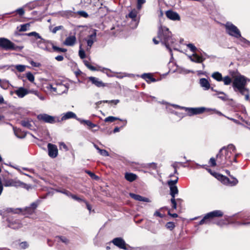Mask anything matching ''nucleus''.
Segmentation results:
<instances>
[{"instance_id":"nucleus-1","label":"nucleus","mask_w":250,"mask_h":250,"mask_svg":"<svg viewBox=\"0 0 250 250\" xmlns=\"http://www.w3.org/2000/svg\"><path fill=\"white\" fill-rule=\"evenodd\" d=\"M236 151L235 146L232 144L222 147L218 154L216 158L219 165L222 167L230 166L233 162H237L235 157H233V153Z\"/></svg>"},{"instance_id":"nucleus-2","label":"nucleus","mask_w":250,"mask_h":250,"mask_svg":"<svg viewBox=\"0 0 250 250\" xmlns=\"http://www.w3.org/2000/svg\"><path fill=\"white\" fill-rule=\"evenodd\" d=\"M248 82H250V79L239 74L233 77L232 84L234 91L244 96L246 101L250 99V90L246 87Z\"/></svg>"},{"instance_id":"nucleus-3","label":"nucleus","mask_w":250,"mask_h":250,"mask_svg":"<svg viewBox=\"0 0 250 250\" xmlns=\"http://www.w3.org/2000/svg\"><path fill=\"white\" fill-rule=\"evenodd\" d=\"M157 38L169 50L171 56H173L171 47H173L176 40L173 37L171 32L166 26L161 25L158 31Z\"/></svg>"},{"instance_id":"nucleus-4","label":"nucleus","mask_w":250,"mask_h":250,"mask_svg":"<svg viewBox=\"0 0 250 250\" xmlns=\"http://www.w3.org/2000/svg\"><path fill=\"white\" fill-rule=\"evenodd\" d=\"M40 203V200H37L35 202L31 204L29 207H27L24 208H17L16 209L11 208V211L14 213H21L23 215L28 216L32 215L35 212L36 209L37 208Z\"/></svg>"},{"instance_id":"nucleus-5","label":"nucleus","mask_w":250,"mask_h":250,"mask_svg":"<svg viewBox=\"0 0 250 250\" xmlns=\"http://www.w3.org/2000/svg\"><path fill=\"white\" fill-rule=\"evenodd\" d=\"M3 185L5 187H13L16 188L21 187L27 189L30 188V186L21 182L17 178H4L3 180Z\"/></svg>"},{"instance_id":"nucleus-6","label":"nucleus","mask_w":250,"mask_h":250,"mask_svg":"<svg viewBox=\"0 0 250 250\" xmlns=\"http://www.w3.org/2000/svg\"><path fill=\"white\" fill-rule=\"evenodd\" d=\"M223 215V212L220 210H215L208 213L205 215L203 218L199 222V225H202L204 224H209L212 219L216 217H222Z\"/></svg>"},{"instance_id":"nucleus-7","label":"nucleus","mask_w":250,"mask_h":250,"mask_svg":"<svg viewBox=\"0 0 250 250\" xmlns=\"http://www.w3.org/2000/svg\"><path fill=\"white\" fill-rule=\"evenodd\" d=\"M0 47L5 50H17L22 48L16 45L9 40L5 38H0Z\"/></svg>"},{"instance_id":"nucleus-8","label":"nucleus","mask_w":250,"mask_h":250,"mask_svg":"<svg viewBox=\"0 0 250 250\" xmlns=\"http://www.w3.org/2000/svg\"><path fill=\"white\" fill-rule=\"evenodd\" d=\"M227 33L230 36L236 38L241 37V33L238 28L230 22H227L225 25Z\"/></svg>"},{"instance_id":"nucleus-9","label":"nucleus","mask_w":250,"mask_h":250,"mask_svg":"<svg viewBox=\"0 0 250 250\" xmlns=\"http://www.w3.org/2000/svg\"><path fill=\"white\" fill-rule=\"evenodd\" d=\"M37 119L40 121L51 124L61 122L58 117L52 116L45 113L38 115Z\"/></svg>"},{"instance_id":"nucleus-10","label":"nucleus","mask_w":250,"mask_h":250,"mask_svg":"<svg viewBox=\"0 0 250 250\" xmlns=\"http://www.w3.org/2000/svg\"><path fill=\"white\" fill-rule=\"evenodd\" d=\"M185 110L187 112L189 116H193L194 115L200 114L203 113L205 111H215V109L211 108H206L204 107H186L185 108Z\"/></svg>"},{"instance_id":"nucleus-11","label":"nucleus","mask_w":250,"mask_h":250,"mask_svg":"<svg viewBox=\"0 0 250 250\" xmlns=\"http://www.w3.org/2000/svg\"><path fill=\"white\" fill-rule=\"evenodd\" d=\"M178 181V176L175 177L174 180H170L167 181V185L170 188V195L172 198H175L176 195L178 193V189L176 184Z\"/></svg>"},{"instance_id":"nucleus-12","label":"nucleus","mask_w":250,"mask_h":250,"mask_svg":"<svg viewBox=\"0 0 250 250\" xmlns=\"http://www.w3.org/2000/svg\"><path fill=\"white\" fill-rule=\"evenodd\" d=\"M48 155L52 158H56L58 154V149L55 145L49 143L47 145Z\"/></svg>"},{"instance_id":"nucleus-13","label":"nucleus","mask_w":250,"mask_h":250,"mask_svg":"<svg viewBox=\"0 0 250 250\" xmlns=\"http://www.w3.org/2000/svg\"><path fill=\"white\" fill-rule=\"evenodd\" d=\"M112 243L114 245L121 249L127 250L125 241L121 237H117L113 239Z\"/></svg>"},{"instance_id":"nucleus-14","label":"nucleus","mask_w":250,"mask_h":250,"mask_svg":"<svg viewBox=\"0 0 250 250\" xmlns=\"http://www.w3.org/2000/svg\"><path fill=\"white\" fill-rule=\"evenodd\" d=\"M30 92V91H29L23 87H18V89L15 91V93L20 98H23L25 95L29 94Z\"/></svg>"},{"instance_id":"nucleus-15","label":"nucleus","mask_w":250,"mask_h":250,"mask_svg":"<svg viewBox=\"0 0 250 250\" xmlns=\"http://www.w3.org/2000/svg\"><path fill=\"white\" fill-rule=\"evenodd\" d=\"M8 227L14 229H19L22 227V225L19 220H8Z\"/></svg>"},{"instance_id":"nucleus-16","label":"nucleus","mask_w":250,"mask_h":250,"mask_svg":"<svg viewBox=\"0 0 250 250\" xmlns=\"http://www.w3.org/2000/svg\"><path fill=\"white\" fill-rule=\"evenodd\" d=\"M76 42V36L75 35H73L66 37L63 43L66 46H72L75 44Z\"/></svg>"},{"instance_id":"nucleus-17","label":"nucleus","mask_w":250,"mask_h":250,"mask_svg":"<svg viewBox=\"0 0 250 250\" xmlns=\"http://www.w3.org/2000/svg\"><path fill=\"white\" fill-rule=\"evenodd\" d=\"M166 15L167 17L170 20L172 21H180V17L179 15L176 12L172 10H168L166 12Z\"/></svg>"},{"instance_id":"nucleus-18","label":"nucleus","mask_w":250,"mask_h":250,"mask_svg":"<svg viewBox=\"0 0 250 250\" xmlns=\"http://www.w3.org/2000/svg\"><path fill=\"white\" fill-rule=\"evenodd\" d=\"M199 84L204 90H208L210 88L208 81L206 78H201L199 80Z\"/></svg>"},{"instance_id":"nucleus-19","label":"nucleus","mask_w":250,"mask_h":250,"mask_svg":"<svg viewBox=\"0 0 250 250\" xmlns=\"http://www.w3.org/2000/svg\"><path fill=\"white\" fill-rule=\"evenodd\" d=\"M130 196L135 200L142 201L145 202H149L150 200L148 198L142 196L140 195L136 194L133 193H129Z\"/></svg>"},{"instance_id":"nucleus-20","label":"nucleus","mask_w":250,"mask_h":250,"mask_svg":"<svg viewBox=\"0 0 250 250\" xmlns=\"http://www.w3.org/2000/svg\"><path fill=\"white\" fill-rule=\"evenodd\" d=\"M96 30H94L93 33L88 36V39L86 40L87 45L90 48L93 45L96 39Z\"/></svg>"},{"instance_id":"nucleus-21","label":"nucleus","mask_w":250,"mask_h":250,"mask_svg":"<svg viewBox=\"0 0 250 250\" xmlns=\"http://www.w3.org/2000/svg\"><path fill=\"white\" fill-rule=\"evenodd\" d=\"M89 80L91 82V83L95 85L96 86L100 87H104L105 86L104 83H103L102 81H100L98 78L94 77H89Z\"/></svg>"},{"instance_id":"nucleus-22","label":"nucleus","mask_w":250,"mask_h":250,"mask_svg":"<svg viewBox=\"0 0 250 250\" xmlns=\"http://www.w3.org/2000/svg\"><path fill=\"white\" fill-rule=\"evenodd\" d=\"M74 118V119H78L77 118V116L75 113L72 111H68L65 113H64L61 118V121H64L67 119Z\"/></svg>"},{"instance_id":"nucleus-23","label":"nucleus","mask_w":250,"mask_h":250,"mask_svg":"<svg viewBox=\"0 0 250 250\" xmlns=\"http://www.w3.org/2000/svg\"><path fill=\"white\" fill-rule=\"evenodd\" d=\"M26 35L29 37L34 36L36 39H41V40L38 42V46H40V44L42 43L43 42H44V39H43L42 38V37L39 35V34L37 33L36 32L33 31L28 33H26Z\"/></svg>"},{"instance_id":"nucleus-24","label":"nucleus","mask_w":250,"mask_h":250,"mask_svg":"<svg viewBox=\"0 0 250 250\" xmlns=\"http://www.w3.org/2000/svg\"><path fill=\"white\" fill-rule=\"evenodd\" d=\"M193 56L194 60H192V62L196 63H202L206 59V58L204 57L203 55L200 56L196 53L193 54Z\"/></svg>"},{"instance_id":"nucleus-25","label":"nucleus","mask_w":250,"mask_h":250,"mask_svg":"<svg viewBox=\"0 0 250 250\" xmlns=\"http://www.w3.org/2000/svg\"><path fill=\"white\" fill-rule=\"evenodd\" d=\"M60 15L63 17L69 18L70 17H74L75 13L71 10H65L61 12Z\"/></svg>"},{"instance_id":"nucleus-26","label":"nucleus","mask_w":250,"mask_h":250,"mask_svg":"<svg viewBox=\"0 0 250 250\" xmlns=\"http://www.w3.org/2000/svg\"><path fill=\"white\" fill-rule=\"evenodd\" d=\"M125 179L129 181V182H132L134 181H135L137 178V176L135 174H133L132 173H126L125 174Z\"/></svg>"},{"instance_id":"nucleus-27","label":"nucleus","mask_w":250,"mask_h":250,"mask_svg":"<svg viewBox=\"0 0 250 250\" xmlns=\"http://www.w3.org/2000/svg\"><path fill=\"white\" fill-rule=\"evenodd\" d=\"M13 130H14V134L17 138H20V139H22V138H24V137H25V136H26L25 134L22 132L20 129H17L16 127H14Z\"/></svg>"},{"instance_id":"nucleus-28","label":"nucleus","mask_w":250,"mask_h":250,"mask_svg":"<svg viewBox=\"0 0 250 250\" xmlns=\"http://www.w3.org/2000/svg\"><path fill=\"white\" fill-rule=\"evenodd\" d=\"M138 12L136 9H133L128 15V17L131 18L132 21L137 22V24L138 23V21L137 20V15Z\"/></svg>"},{"instance_id":"nucleus-29","label":"nucleus","mask_w":250,"mask_h":250,"mask_svg":"<svg viewBox=\"0 0 250 250\" xmlns=\"http://www.w3.org/2000/svg\"><path fill=\"white\" fill-rule=\"evenodd\" d=\"M61 88H63V90H67L68 87L62 83L57 84L56 87H53L52 89V91L58 93V90H60Z\"/></svg>"},{"instance_id":"nucleus-30","label":"nucleus","mask_w":250,"mask_h":250,"mask_svg":"<svg viewBox=\"0 0 250 250\" xmlns=\"http://www.w3.org/2000/svg\"><path fill=\"white\" fill-rule=\"evenodd\" d=\"M77 120L80 121V122L81 124H84L87 126H88L90 128H93L95 126H96V125L93 123H92L89 120H82L80 119H77Z\"/></svg>"},{"instance_id":"nucleus-31","label":"nucleus","mask_w":250,"mask_h":250,"mask_svg":"<svg viewBox=\"0 0 250 250\" xmlns=\"http://www.w3.org/2000/svg\"><path fill=\"white\" fill-rule=\"evenodd\" d=\"M211 77L218 82L222 81L223 77L222 74L218 72L213 73L211 75Z\"/></svg>"},{"instance_id":"nucleus-32","label":"nucleus","mask_w":250,"mask_h":250,"mask_svg":"<svg viewBox=\"0 0 250 250\" xmlns=\"http://www.w3.org/2000/svg\"><path fill=\"white\" fill-rule=\"evenodd\" d=\"M21 124L26 128L31 129L32 127V125L31 124L30 121L28 119H25L21 121Z\"/></svg>"},{"instance_id":"nucleus-33","label":"nucleus","mask_w":250,"mask_h":250,"mask_svg":"<svg viewBox=\"0 0 250 250\" xmlns=\"http://www.w3.org/2000/svg\"><path fill=\"white\" fill-rule=\"evenodd\" d=\"M102 71L104 73H105L108 77H113L115 76V75H114V72H112L109 69L104 68H103Z\"/></svg>"},{"instance_id":"nucleus-34","label":"nucleus","mask_w":250,"mask_h":250,"mask_svg":"<svg viewBox=\"0 0 250 250\" xmlns=\"http://www.w3.org/2000/svg\"><path fill=\"white\" fill-rule=\"evenodd\" d=\"M217 94H220V96H218V98L223 100V101H227L229 100L228 96L223 92H217Z\"/></svg>"},{"instance_id":"nucleus-35","label":"nucleus","mask_w":250,"mask_h":250,"mask_svg":"<svg viewBox=\"0 0 250 250\" xmlns=\"http://www.w3.org/2000/svg\"><path fill=\"white\" fill-rule=\"evenodd\" d=\"M222 81L225 85H229L232 83V80L229 76H227L223 78Z\"/></svg>"},{"instance_id":"nucleus-36","label":"nucleus","mask_w":250,"mask_h":250,"mask_svg":"<svg viewBox=\"0 0 250 250\" xmlns=\"http://www.w3.org/2000/svg\"><path fill=\"white\" fill-rule=\"evenodd\" d=\"M117 120H119L121 121V119H120L119 118H118L117 117H113V116H109V117H107L105 118L104 122L112 123V122H113L114 121Z\"/></svg>"},{"instance_id":"nucleus-37","label":"nucleus","mask_w":250,"mask_h":250,"mask_svg":"<svg viewBox=\"0 0 250 250\" xmlns=\"http://www.w3.org/2000/svg\"><path fill=\"white\" fill-rule=\"evenodd\" d=\"M237 224L238 225L250 226V218H246L242 222H238Z\"/></svg>"},{"instance_id":"nucleus-38","label":"nucleus","mask_w":250,"mask_h":250,"mask_svg":"<svg viewBox=\"0 0 250 250\" xmlns=\"http://www.w3.org/2000/svg\"><path fill=\"white\" fill-rule=\"evenodd\" d=\"M142 78L146 80L147 83H150V80L152 77L150 74L149 73H144L142 75Z\"/></svg>"},{"instance_id":"nucleus-39","label":"nucleus","mask_w":250,"mask_h":250,"mask_svg":"<svg viewBox=\"0 0 250 250\" xmlns=\"http://www.w3.org/2000/svg\"><path fill=\"white\" fill-rule=\"evenodd\" d=\"M52 48L54 51L58 52H65L67 51V49L63 48H60L53 45Z\"/></svg>"},{"instance_id":"nucleus-40","label":"nucleus","mask_w":250,"mask_h":250,"mask_svg":"<svg viewBox=\"0 0 250 250\" xmlns=\"http://www.w3.org/2000/svg\"><path fill=\"white\" fill-rule=\"evenodd\" d=\"M29 26H30L29 23H26V24H21V28L19 29V31L20 32H23V31H27L28 30V29L29 28Z\"/></svg>"},{"instance_id":"nucleus-41","label":"nucleus","mask_w":250,"mask_h":250,"mask_svg":"<svg viewBox=\"0 0 250 250\" xmlns=\"http://www.w3.org/2000/svg\"><path fill=\"white\" fill-rule=\"evenodd\" d=\"M25 65H21V64H18L16 65L15 66V68L20 72H23L25 69Z\"/></svg>"},{"instance_id":"nucleus-42","label":"nucleus","mask_w":250,"mask_h":250,"mask_svg":"<svg viewBox=\"0 0 250 250\" xmlns=\"http://www.w3.org/2000/svg\"><path fill=\"white\" fill-rule=\"evenodd\" d=\"M56 238L65 244H67L69 243V240L64 236H57Z\"/></svg>"},{"instance_id":"nucleus-43","label":"nucleus","mask_w":250,"mask_h":250,"mask_svg":"<svg viewBox=\"0 0 250 250\" xmlns=\"http://www.w3.org/2000/svg\"><path fill=\"white\" fill-rule=\"evenodd\" d=\"M187 46L190 50L191 51L193 52L194 53L197 50V48L192 43H188L187 44Z\"/></svg>"},{"instance_id":"nucleus-44","label":"nucleus","mask_w":250,"mask_h":250,"mask_svg":"<svg viewBox=\"0 0 250 250\" xmlns=\"http://www.w3.org/2000/svg\"><path fill=\"white\" fill-rule=\"evenodd\" d=\"M26 78L31 82H34L35 79L34 75L29 72L26 73Z\"/></svg>"},{"instance_id":"nucleus-45","label":"nucleus","mask_w":250,"mask_h":250,"mask_svg":"<svg viewBox=\"0 0 250 250\" xmlns=\"http://www.w3.org/2000/svg\"><path fill=\"white\" fill-rule=\"evenodd\" d=\"M166 228L170 230H172L175 227V225L173 222H169L166 224Z\"/></svg>"},{"instance_id":"nucleus-46","label":"nucleus","mask_w":250,"mask_h":250,"mask_svg":"<svg viewBox=\"0 0 250 250\" xmlns=\"http://www.w3.org/2000/svg\"><path fill=\"white\" fill-rule=\"evenodd\" d=\"M114 75H115L116 77L119 79H122L125 77H126L127 76V75L126 73H114Z\"/></svg>"},{"instance_id":"nucleus-47","label":"nucleus","mask_w":250,"mask_h":250,"mask_svg":"<svg viewBox=\"0 0 250 250\" xmlns=\"http://www.w3.org/2000/svg\"><path fill=\"white\" fill-rule=\"evenodd\" d=\"M77 13L82 17L87 18L88 17V14L84 11H79Z\"/></svg>"},{"instance_id":"nucleus-48","label":"nucleus","mask_w":250,"mask_h":250,"mask_svg":"<svg viewBox=\"0 0 250 250\" xmlns=\"http://www.w3.org/2000/svg\"><path fill=\"white\" fill-rule=\"evenodd\" d=\"M102 102H103L104 103H109V104L112 103V104H117L120 102V100H110V101L105 100V101H102ZM101 103H102V102H101Z\"/></svg>"},{"instance_id":"nucleus-49","label":"nucleus","mask_w":250,"mask_h":250,"mask_svg":"<svg viewBox=\"0 0 250 250\" xmlns=\"http://www.w3.org/2000/svg\"><path fill=\"white\" fill-rule=\"evenodd\" d=\"M219 176L220 177V179L224 184H227L229 183V179L227 177L222 175H219Z\"/></svg>"},{"instance_id":"nucleus-50","label":"nucleus","mask_w":250,"mask_h":250,"mask_svg":"<svg viewBox=\"0 0 250 250\" xmlns=\"http://www.w3.org/2000/svg\"><path fill=\"white\" fill-rule=\"evenodd\" d=\"M63 29V26L62 25H60L58 26L55 27L52 30L51 32L55 34L58 30H62Z\"/></svg>"},{"instance_id":"nucleus-51","label":"nucleus","mask_w":250,"mask_h":250,"mask_svg":"<svg viewBox=\"0 0 250 250\" xmlns=\"http://www.w3.org/2000/svg\"><path fill=\"white\" fill-rule=\"evenodd\" d=\"M80 49L79 51V56L81 59H84L85 57V52H84V50L82 49L81 45H80Z\"/></svg>"},{"instance_id":"nucleus-52","label":"nucleus","mask_w":250,"mask_h":250,"mask_svg":"<svg viewBox=\"0 0 250 250\" xmlns=\"http://www.w3.org/2000/svg\"><path fill=\"white\" fill-rule=\"evenodd\" d=\"M57 191L63 193L68 197H69V196L71 195V192L66 189H63L57 190Z\"/></svg>"},{"instance_id":"nucleus-53","label":"nucleus","mask_w":250,"mask_h":250,"mask_svg":"<svg viewBox=\"0 0 250 250\" xmlns=\"http://www.w3.org/2000/svg\"><path fill=\"white\" fill-rule=\"evenodd\" d=\"M84 64L87 66V67L88 68L91 70H92V71L96 70V68L94 66L90 64L87 61H84Z\"/></svg>"},{"instance_id":"nucleus-54","label":"nucleus","mask_w":250,"mask_h":250,"mask_svg":"<svg viewBox=\"0 0 250 250\" xmlns=\"http://www.w3.org/2000/svg\"><path fill=\"white\" fill-rule=\"evenodd\" d=\"M99 153L102 156H108L109 153L105 149H101L99 150Z\"/></svg>"},{"instance_id":"nucleus-55","label":"nucleus","mask_w":250,"mask_h":250,"mask_svg":"<svg viewBox=\"0 0 250 250\" xmlns=\"http://www.w3.org/2000/svg\"><path fill=\"white\" fill-rule=\"evenodd\" d=\"M146 2V0H137V8L140 9L142 5Z\"/></svg>"},{"instance_id":"nucleus-56","label":"nucleus","mask_w":250,"mask_h":250,"mask_svg":"<svg viewBox=\"0 0 250 250\" xmlns=\"http://www.w3.org/2000/svg\"><path fill=\"white\" fill-rule=\"evenodd\" d=\"M69 197H71L72 199H73L76 201H78L79 202H81V201L83 202V201H84V200L79 198V197L75 195L72 194L71 193V195H70Z\"/></svg>"},{"instance_id":"nucleus-57","label":"nucleus","mask_w":250,"mask_h":250,"mask_svg":"<svg viewBox=\"0 0 250 250\" xmlns=\"http://www.w3.org/2000/svg\"><path fill=\"white\" fill-rule=\"evenodd\" d=\"M20 247L22 249H25L28 247V245L26 242H22L20 244Z\"/></svg>"},{"instance_id":"nucleus-58","label":"nucleus","mask_w":250,"mask_h":250,"mask_svg":"<svg viewBox=\"0 0 250 250\" xmlns=\"http://www.w3.org/2000/svg\"><path fill=\"white\" fill-rule=\"evenodd\" d=\"M240 41L244 43L250 45V42L245 39L244 38L242 37L241 36V37H239Z\"/></svg>"},{"instance_id":"nucleus-59","label":"nucleus","mask_w":250,"mask_h":250,"mask_svg":"<svg viewBox=\"0 0 250 250\" xmlns=\"http://www.w3.org/2000/svg\"><path fill=\"white\" fill-rule=\"evenodd\" d=\"M209 163L212 167H215L216 166V160L214 158L212 157L209 160Z\"/></svg>"},{"instance_id":"nucleus-60","label":"nucleus","mask_w":250,"mask_h":250,"mask_svg":"<svg viewBox=\"0 0 250 250\" xmlns=\"http://www.w3.org/2000/svg\"><path fill=\"white\" fill-rule=\"evenodd\" d=\"M170 201H171V204L172 205V208L174 209H176V207H177V204H176L175 198H171Z\"/></svg>"},{"instance_id":"nucleus-61","label":"nucleus","mask_w":250,"mask_h":250,"mask_svg":"<svg viewBox=\"0 0 250 250\" xmlns=\"http://www.w3.org/2000/svg\"><path fill=\"white\" fill-rule=\"evenodd\" d=\"M16 12L20 16H22L24 14V11L23 8H20L16 10Z\"/></svg>"},{"instance_id":"nucleus-62","label":"nucleus","mask_w":250,"mask_h":250,"mask_svg":"<svg viewBox=\"0 0 250 250\" xmlns=\"http://www.w3.org/2000/svg\"><path fill=\"white\" fill-rule=\"evenodd\" d=\"M147 165L148 167H151L154 169H156L157 167V164L155 163H149Z\"/></svg>"},{"instance_id":"nucleus-63","label":"nucleus","mask_w":250,"mask_h":250,"mask_svg":"<svg viewBox=\"0 0 250 250\" xmlns=\"http://www.w3.org/2000/svg\"><path fill=\"white\" fill-rule=\"evenodd\" d=\"M154 216H159L160 218L164 217V215L162 214H161L159 211L157 210L154 213Z\"/></svg>"},{"instance_id":"nucleus-64","label":"nucleus","mask_w":250,"mask_h":250,"mask_svg":"<svg viewBox=\"0 0 250 250\" xmlns=\"http://www.w3.org/2000/svg\"><path fill=\"white\" fill-rule=\"evenodd\" d=\"M8 83L7 82H6L5 83H0V87L3 89H6L8 87Z\"/></svg>"}]
</instances>
